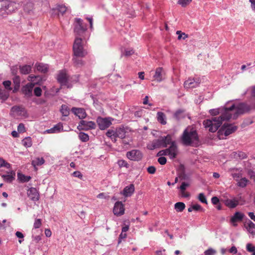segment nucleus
<instances>
[{
	"label": "nucleus",
	"mask_w": 255,
	"mask_h": 255,
	"mask_svg": "<svg viewBox=\"0 0 255 255\" xmlns=\"http://www.w3.org/2000/svg\"><path fill=\"white\" fill-rule=\"evenodd\" d=\"M193 210L199 211L201 209V206L199 204H195L192 206Z\"/></svg>",
	"instance_id": "obj_64"
},
{
	"label": "nucleus",
	"mask_w": 255,
	"mask_h": 255,
	"mask_svg": "<svg viewBox=\"0 0 255 255\" xmlns=\"http://www.w3.org/2000/svg\"><path fill=\"white\" fill-rule=\"evenodd\" d=\"M11 110L14 112H17L18 113H21L22 112H23L24 109L22 107H20V106H13L11 108Z\"/></svg>",
	"instance_id": "obj_50"
},
{
	"label": "nucleus",
	"mask_w": 255,
	"mask_h": 255,
	"mask_svg": "<svg viewBox=\"0 0 255 255\" xmlns=\"http://www.w3.org/2000/svg\"><path fill=\"white\" fill-rule=\"evenodd\" d=\"M42 225V221L40 219H36L35 220L33 227L35 229L39 228Z\"/></svg>",
	"instance_id": "obj_47"
},
{
	"label": "nucleus",
	"mask_w": 255,
	"mask_h": 255,
	"mask_svg": "<svg viewBox=\"0 0 255 255\" xmlns=\"http://www.w3.org/2000/svg\"><path fill=\"white\" fill-rule=\"evenodd\" d=\"M18 178L22 182H28L31 179V177L30 176H25L24 175L18 174Z\"/></svg>",
	"instance_id": "obj_45"
},
{
	"label": "nucleus",
	"mask_w": 255,
	"mask_h": 255,
	"mask_svg": "<svg viewBox=\"0 0 255 255\" xmlns=\"http://www.w3.org/2000/svg\"><path fill=\"white\" fill-rule=\"evenodd\" d=\"M198 79L196 80L194 79H189L184 82V87L186 88H195L198 85L200 82Z\"/></svg>",
	"instance_id": "obj_20"
},
{
	"label": "nucleus",
	"mask_w": 255,
	"mask_h": 255,
	"mask_svg": "<svg viewBox=\"0 0 255 255\" xmlns=\"http://www.w3.org/2000/svg\"><path fill=\"white\" fill-rule=\"evenodd\" d=\"M17 8V4L14 2L6 0L0 1V17H5Z\"/></svg>",
	"instance_id": "obj_5"
},
{
	"label": "nucleus",
	"mask_w": 255,
	"mask_h": 255,
	"mask_svg": "<svg viewBox=\"0 0 255 255\" xmlns=\"http://www.w3.org/2000/svg\"><path fill=\"white\" fill-rule=\"evenodd\" d=\"M81 57L74 56L73 58L74 64L75 66L80 67L83 65V61L82 59H80Z\"/></svg>",
	"instance_id": "obj_36"
},
{
	"label": "nucleus",
	"mask_w": 255,
	"mask_h": 255,
	"mask_svg": "<svg viewBox=\"0 0 255 255\" xmlns=\"http://www.w3.org/2000/svg\"><path fill=\"white\" fill-rule=\"evenodd\" d=\"M245 226L250 234L253 235H255V224L253 222L249 220Z\"/></svg>",
	"instance_id": "obj_23"
},
{
	"label": "nucleus",
	"mask_w": 255,
	"mask_h": 255,
	"mask_svg": "<svg viewBox=\"0 0 255 255\" xmlns=\"http://www.w3.org/2000/svg\"><path fill=\"white\" fill-rule=\"evenodd\" d=\"M35 102L37 105H43L46 103V100L43 99H38L35 101Z\"/></svg>",
	"instance_id": "obj_58"
},
{
	"label": "nucleus",
	"mask_w": 255,
	"mask_h": 255,
	"mask_svg": "<svg viewBox=\"0 0 255 255\" xmlns=\"http://www.w3.org/2000/svg\"><path fill=\"white\" fill-rule=\"evenodd\" d=\"M17 130L19 132H23L25 131V127L23 124L21 123V124H19V125L18 126V127H17Z\"/></svg>",
	"instance_id": "obj_56"
},
{
	"label": "nucleus",
	"mask_w": 255,
	"mask_h": 255,
	"mask_svg": "<svg viewBox=\"0 0 255 255\" xmlns=\"http://www.w3.org/2000/svg\"><path fill=\"white\" fill-rule=\"evenodd\" d=\"M232 176L237 181L239 180V178H241V175L240 173H233Z\"/></svg>",
	"instance_id": "obj_61"
},
{
	"label": "nucleus",
	"mask_w": 255,
	"mask_h": 255,
	"mask_svg": "<svg viewBox=\"0 0 255 255\" xmlns=\"http://www.w3.org/2000/svg\"><path fill=\"white\" fill-rule=\"evenodd\" d=\"M97 122L101 130H104L109 128L112 125L111 118H102L99 117L97 120Z\"/></svg>",
	"instance_id": "obj_13"
},
{
	"label": "nucleus",
	"mask_w": 255,
	"mask_h": 255,
	"mask_svg": "<svg viewBox=\"0 0 255 255\" xmlns=\"http://www.w3.org/2000/svg\"><path fill=\"white\" fill-rule=\"evenodd\" d=\"M96 128V125L93 121H87L81 120L78 126L79 130H88L91 129H95Z\"/></svg>",
	"instance_id": "obj_9"
},
{
	"label": "nucleus",
	"mask_w": 255,
	"mask_h": 255,
	"mask_svg": "<svg viewBox=\"0 0 255 255\" xmlns=\"http://www.w3.org/2000/svg\"><path fill=\"white\" fill-rule=\"evenodd\" d=\"M73 50L74 56L84 57L87 54L86 51L84 49L82 44V39L81 37L75 38L73 45Z\"/></svg>",
	"instance_id": "obj_6"
},
{
	"label": "nucleus",
	"mask_w": 255,
	"mask_h": 255,
	"mask_svg": "<svg viewBox=\"0 0 255 255\" xmlns=\"http://www.w3.org/2000/svg\"><path fill=\"white\" fill-rule=\"evenodd\" d=\"M73 175L74 176V177H78L79 178H82V174L81 173V172L80 171H74L73 173Z\"/></svg>",
	"instance_id": "obj_60"
},
{
	"label": "nucleus",
	"mask_w": 255,
	"mask_h": 255,
	"mask_svg": "<svg viewBox=\"0 0 255 255\" xmlns=\"http://www.w3.org/2000/svg\"><path fill=\"white\" fill-rule=\"evenodd\" d=\"M113 212L117 216H121L124 214L125 208L121 202H117L114 206Z\"/></svg>",
	"instance_id": "obj_15"
},
{
	"label": "nucleus",
	"mask_w": 255,
	"mask_h": 255,
	"mask_svg": "<svg viewBox=\"0 0 255 255\" xmlns=\"http://www.w3.org/2000/svg\"><path fill=\"white\" fill-rule=\"evenodd\" d=\"M34 86V84L30 83L22 87V92L26 97L29 98L32 96V92Z\"/></svg>",
	"instance_id": "obj_17"
},
{
	"label": "nucleus",
	"mask_w": 255,
	"mask_h": 255,
	"mask_svg": "<svg viewBox=\"0 0 255 255\" xmlns=\"http://www.w3.org/2000/svg\"><path fill=\"white\" fill-rule=\"evenodd\" d=\"M157 156L169 155L171 158L175 157V144L172 142L169 148L159 151L157 154Z\"/></svg>",
	"instance_id": "obj_10"
},
{
	"label": "nucleus",
	"mask_w": 255,
	"mask_h": 255,
	"mask_svg": "<svg viewBox=\"0 0 255 255\" xmlns=\"http://www.w3.org/2000/svg\"><path fill=\"white\" fill-rule=\"evenodd\" d=\"M57 79L62 86H66L68 88L69 87L68 85L69 76L65 70H61L59 72Z\"/></svg>",
	"instance_id": "obj_11"
},
{
	"label": "nucleus",
	"mask_w": 255,
	"mask_h": 255,
	"mask_svg": "<svg viewBox=\"0 0 255 255\" xmlns=\"http://www.w3.org/2000/svg\"><path fill=\"white\" fill-rule=\"evenodd\" d=\"M147 171L149 174H154L156 171V168L153 166H150L147 168Z\"/></svg>",
	"instance_id": "obj_55"
},
{
	"label": "nucleus",
	"mask_w": 255,
	"mask_h": 255,
	"mask_svg": "<svg viewBox=\"0 0 255 255\" xmlns=\"http://www.w3.org/2000/svg\"><path fill=\"white\" fill-rule=\"evenodd\" d=\"M126 237H127V234L125 233H123L122 232V233H121V234L119 236V242H118L119 244L121 243L122 239H125Z\"/></svg>",
	"instance_id": "obj_57"
},
{
	"label": "nucleus",
	"mask_w": 255,
	"mask_h": 255,
	"mask_svg": "<svg viewBox=\"0 0 255 255\" xmlns=\"http://www.w3.org/2000/svg\"><path fill=\"white\" fill-rule=\"evenodd\" d=\"M127 157L131 160L139 161L141 159L142 154L140 151L136 149L132 150L127 153Z\"/></svg>",
	"instance_id": "obj_12"
},
{
	"label": "nucleus",
	"mask_w": 255,
	"mask_h": 255,
	"mask_svg": "<svg viewBox=\"0 0 255 255\" xmlns=\"http://www.w3.org/2000/svg\"><path fill=\"white\" fill-rule=\"evenodd\" d=\"M185 208V205L183 202L176 203V210L182 212Z\"/></svg>",
	"instance_id": "obj_44"
},
{
	"label": "nucleus",
	"mask_w": 255,
	"mask_h": 255,
	"mask_svg": "<svg viewBox=\"0 0 255 255\" xmlns=\"http://www.w3.org/2000/svg\"><path fill=\"white\" fill-rule=\"evenodd\" d=\"M74 31L76 37L82 36L87 30V25L80 18H75Z\"/></svg>",
	"instance_id": "obj_7"
},
{
	"label": "nucleus",
	"mask_w": 255,
	"mask_h": 255,
	"mask_svg": "<svg viewBox=\"0 0 255 255\" xmlns=\"http://www.w3.org/2000/svg\"><path fill=\"white\" fill-rule=\"evenodd\" d=\"M217 253L216 251L212 248H209L204 252L205 255H214Z\"/></svg>",
	"instance_id": "obj_49"
},
{
	"label": "nucleus",
	"mask_w": 255,
	"mask_h": 255,
	"mask_svg": "<svg viewBox=\"0 0 255 255\" xmlns=\"http://www.w3.org/2000/svg\"><path fill=\"white\" fill-rule=\"evenodd\" d=\"M22 144L26 147H30L32 145V141L30 137H25L22 140Z\"/></svg>",
	"instance_id": "obj_37"
},
{
	"label": "nucleus",
	"mask_w": 255,
	"mask_h": 255,
	"mask_svg": "<svg viewBox=\"0 0 255 255\" xmlns=\"http://www.w3.org/2000/svg\"><path fill=\"white\" fill-rule=\"evenodd\" d=\"M246 249L248 252L252 253V255H255V246L251 243H248L246 245Z\"/></svg>",
	"instance_id": "obj_41"
},
{
	"label": "nucleus",
	"mask_w": 255,
	"mask_h": 255,
	"mask_svg": "<svg viewBox=\"0 0 255 255\" xmlns=\"http://www.w3.org/2000/svg\"><path fill=\"white\" fill-rule=\"evenodd\" d=\"M199 200L203 203H207L206 198L203 193H200L198 196Z\"/></svg>",
	"instance_id": "obj_51"
},
{
	"label": "nucleus",
	"mask_w": 255,
	"mask_h": 255,
	"mask_svg": "<svg viewBox=\"0 0 255 255\" xmlns=\"http://www.w3.org/2000/svg\"><path fill=\"white\" fill-rule=\"evenodd\" d=\"M238 129V127L232 124H224L219 130L220 134L224 133L225 136H228L232 133L235 132Z\"/></svg>",
	"instance_id": "obj_8"
},
{
	"label": "nucleus",
	"mask_w": 255,
	"mask_h": 255,
	"mask_svg": "<svg viewBox=\"0 0 255 255\" xmlns=\"http://www.w3.org/2000/svg\"><path fill=\"white\" fill-rule=\"evenodd\" d=\"M211 201L213 204L217 205L219 202V199L217 197L214 196L212 198Z\"/></svg>",
	"instance_id": "obj_59"
},
{
	"label": "nucleus",
	"mask_w": 255,
	"mask_h": 255,
	"mask_svg": "<svg viewBox=\"0 0 255 255\" xmlns=\"http://www.w3.org/2000/svg\"><path fill=\"white\" fill-rule=\"evenodd\" d=\"M63 125L61 123H59L55 125L52 128L47 130V132L49 133L59 132L61 130H63Z\"/></svg>",
	"instance_id": "obj_25"
},
{
	"label": "nucleus",
	"mask_w": 255,
	"mask_h": 255,
	"mask_svg": "<svg viewBox=\"0 0 255 255\" xmlns=\"http://www.w3.org/2000/svg\"><path fill=\"white\" fill-rule=\"evenodd\" d=\"M157 120L161 124L164 125L166 124L165 115L162 112L157 113Z\"/></svg>",
	"instance_id": "obj_32"
},
{
	"label": "nucleus",
	"mask_w": 255,
	"mask_h": 255,
	"mask_svg": "<svg viewBox=\"0 0 255 255\" xmlns=\"http://www.w3.org/2000/svg\"><path fill=\"white\" fill-rule=\"evenodd\" d=\"M176 34L178 35L177 39L179 40H185L188 37V35L181 31H176Z\"/></svg>",
	"instance_id": "obj_38"
},
{
	"label": "nucleus",
	"mask_w": 255,
	"mask_h": 255,
	"mask_svg": "<svg viewBox=\"0 0 255 255\" xmlns=\"http://www.w3.org/2000/svg\"><path fill=\"white\" fill-rule=\"evenodd\" d=\"M71 111L80 119H83L87 116L85 110L82 108H72Z\"/></svg>",
	"instance_id": "obj_18"
},
{
	"label": "nucleus",
	"mask_w": 255,
	"mask_h": 255,
	"mask_svg": "<svg viewBox=\"0 0 255 255\" xmlns=\"http://www.w3.org/2000/svg\"><path fill=\"white\" fill-rule=\"evenodd\" d=\"M153 79L157 82H160L164 78V72L162 68L158 67L156 69Z\"/></svg>",
	"instance_id": "obj_16"
},
{
	"label": "nucleus",
	"mask_w": 255,
	"mask_h": 255,
	"mask_svg": "<svg viewBox=\"0 0 255 255\" xmlns=\"http://www.w3.org/2000/svg\"><path fill=\"white\" fill-rule=\"evenodd\" d=\"M67 9V8L65 6V5H58L56 8H53L52 9V11H53V12H56V11H57L59 13L63 15L66 11Z\"/></svg>",
	"instance_id": "obj_33"
},
{
	"label": "nucleus",
	"mask_w": 255,
	"mask_h": 255,
	"mask_svg": "<svg viewBox=\"0 0 255 255\" xmlns=\"http://www.w3.org/2000/svg\"><path fill=\"white\" fill-rule=\"evenodd\" d=\"M191 1L192 0H178V3L183 7H185L188 5Z\"/></svg>",
	"instance_id": "obj_46"
},
{
	"label": "nucleus",
	"mask_w": 255,
	"mask_h": 255,
	"mask_svg": "<svg viewBox=\"0 0 255 255\" xmlns=\"http://www.w3.org/2000/svg\"><path fill=\"white\" fill-rule=\"evenodd\" d=\"M13 83L14 85V89L13 90V92L15 93L16 92L20 87V79L19 76H15L13 79Z\"/></svg>",
	"instance_id": "obj_27"
},
{
	"label": "nucleus",
	"mask_w": 255,
	"mask_h": 255,
	"mask_svg": "<svg viewBox=\"0 0 255 255\" xmlns=\"http://www.w3.org/2000/svg\"><path fill=\"white\" fill-rule=\"evenodd\" d=\"M226 206L230 208H234L239 204V201L236 198L233 199H227L225 201Z\"/></svg>",
	"instance_id": "obj_22"
},
{
	"label": "nucleus",
	"mask_w": 255,
	"mask_h": 255,
	"mask_svg": "<svg viewBox=\"0 0 255 255\" xmlns=\"http://www.w3.org/2000/svg\"><path fill=\"white\" fill-rule=\"evenodd\" d=\"M118 165L120 167H126L128 166L127 162L124 160H119L118 162Z\"/></svg>",
	"instance_id": "obj_53"
},
{
	"label": "nucleus",
	"mask_w": 255,
	"mask_h": 255,
	"mask_svg": "<svg viewBox=\"0 0 255 255\" xmlns=\"http://www.w3.org/2000/svg\"><path fill=\"white\" fill-rule=\"evenodd\" d=\"M250 102V106L245 103H241L237 107L233 104L230 107L225 108L224 113L221 117L215 118L212 120H208L204 121V127L208 129L209 131L214 132L221 126L223 121L228 120L231 118L234 120L236 119L239 115L250 111L251 107L255 109V86L252 87Z\"/></svg>",
	"instance_id": "obj_1"
},
{
	"label": "nucleus",
	"mask_w": 255,
	"mask_h": 255,
	"mask_svg": "<svg viewBox=\"0 0 255 255\" xmlns=\"http://www.w3.org/2000/svg\"><path fill=\"white\" fill-rule=\"evenodd\" d=\"M106 135L108 137H109L111 138V139L114 141V142L116 141V134H115V131H114L113 130H109L106 132Z\"/></svg>",
	"instance_id": "obj_43"
},
{
	"label": "nucleus",
	"mask_w": 255,
	"mask_h": 255,
	"mask_svg": "<svg viewBox=\"0 0 255 255\" xmlns=\"http://www.w3.org/2000/svg\"><path fill=\"white\" fill-rule=\"evenodd\" d=\"M172 142L174 141L172 140L171 135L168 134L165 136H161L158 139L153 140L151 143L147 145V148L150 150H153L157 148L166 147L168 145H171Z\"/></svg>",
	"instance_id": "obj_4"
},
{
	"label": "nucleus",
	"mask_w": 255,
	"mask_h": 255,
	"mask_svg": "<svg viewBox=\"0 0 255 255\" xmlns=\"http://www.w3.org/2000/svg\"><path fill=\"white\" fill-rule=\"evenodd\" d=\"M27 196L33 201H37L39 199V194L37 190L34 187L29 188L27 191Z\"/></svg>",
	"instance_id": "obj_14"
},
{
	"label": "nucleus",
	"mask_w": 255,
	"mask_h": 255,
	"mask_svg": "<svg viewBox=\"0 0 255 255\" xmlns=\"http://www.w3.org/2000/svg\"><path fill=\"white\" fill-rule=\"evenodd\" d=\"M178 178L181 181L180 186L179 187L181 196L183 197H188L189 196V193L185 192V190L190 186V178L188 175L185 173V167L183 164H180L178 169Z\"/></svg>",
	"instance_id": "obj_3"
},
{
	"label": "nucleus",
	"mask_w": 255,
	"mask_h": 255,
	"mask_svg": "<svg viewBox=\"0 0 255 255\" xmlns=\"http://www.w3.org/2000/svg\"><path fill=\"white\" fill-rule=\"evenodd\" d=\"M40 79L41 78L39 76L30 75L28 77V80L34 82V83H37Z\"/></svg>",
	"instance_id": "obj_42"
},
{
	"label": "nucleus",
	"mask_w": 255,
	"mask_h": 255,
	"mask_svg": "<svg viewBox=\"0 0 255 255\" xmlns=\"http://www.w3.org/2000/svg\"><path fill=\"white\" fill-rule=\"evenodd\" d=\"M42 90L40 87H36L34 89V94L37 97H39L41 95Z\"/></svg>",
	"instance_id": "obj_52"
},
{
	"label": "nucleus",
	"mask_w": 255,
	"mask_h": 255,
	"mask_svg": "<svg viewBox=\"0 0 255 255\" xmlns=\"http://www.w3.org/2000/svg\"><path fill=\"white\" fill-rule=\"evenodd\" d=\"M78 137L82 142H86L89 139L88 134L82 132L79 133Z\"/></svg>",
	"instance_id": "obj_39"
},
{
	"label": "nucleus",
	"mask_w": 255,
	"mask_h": 255,
	"mask_svg": "<svg viewBox=\"0 0 255 255\" xmlns=\"http://www.w3.org/2000/svg\"><path fill=\"white\" fill-rule=\"evenodd\" d=\"M60 112L63 116L67 117L69 115V108L66 105H62Z\"/></svg>",
	"instance_id": "obj_35"
},
{
	"label": "nucleus",
	"mask_w": 255,
	"mask_h": 255,
	"mask_svg": "<svg viewBox=\"0 0 255 255\" xmlns=\"http://www.w3.org/2000/svg\"><path fill=\"white\" fill-rule=\"evenodd\" d=\"M32 238H33V241H34L35 243H38L39 241H40L41 240V237L39 235L32 236Z\"/></svg>",
	"instance_id": "obj_62"
},
{
	"label": "nucleus",
	"mask_w": 255,
	"mask_h": 255,
	"mask_svg": "<svg viewBox=\"0 0 255 255\" xmlns=\"http://www.w3.org/2000/svg\"><path fill=\"white\" fill-rule=\"evenodd\" d=\"M166 158L165 157L161 156L158 158V162L161 164V165H164L166 163Z\"/></svg>",
	"instance_id": "obj_54"
},
{
	"label": "nucleus",
	"mask_w": 255,
	"mask_h": 255,
	"mask_svg": "<svg viewBox=\"0 0 255 255\" xmlns=\"http://www.w3.org/2000/svg\"><path fill=\"white\" fill-rule=\"evenodd\" d=\"M31 66L29 65L19 66V67L20 73L24 75L29 74L31 70Z\"/></svg>",
	"instance_id": "obj_28"
},
{
	"label": "nucleus",
	"mask_w": 255,
	"mask_h": 255,
	"mask_svg": "<svg viewBox=\"0 0 255 255\" xmlns=\"http://www.w3.org/2000/svg\"><path fill=\"white\" fill-rule=\"evenodd\" d=\"M15 174L13 171L8 172L7 174L2 176L3 180L7 182H11L14 179Z\"/></svg>",
	"instance_id": "obj_29"
},
{
	"label": "nucleus",
	"mask_w": 255,
	"mask_h": 255,
	"mask_svg": "<svg viewBox=\"0 0 255 255\" xmlns=\"http://www.w3.org/2000/svg\"><path fill=\"white\" fill-rule=\"evenodd\" d=\"M17 69H18V68H17V66H13L11 68V73L12 74V75H16L17 74Z\"/></svg>",
	"instance_id": "obj_63"
},
{
	"label": "nucleus",
	"mask_w": 255,
	"mask_h": 255,
	"mask_svg": "<svg viewBox=\"0 0 255 255\" xmlns=\"http://www.w3.org/2000/svg\"><path fill=\"white\" fill-rule=\"evenodd\" d=\"M126 131L124 127L116 128L115 130L116 138L117 137H119L122 139L126 137Z\"/></svg>",
	"instance_id": "obj_24"
},
{
	"label": "nucleus",
	"mask_w": 255,
	"mask_h": 255,
	"mask_svg": "<svg viewBox=\"0 0 255 255\" xmlns=\"http://www.w3.org/2000/svg\"><path fill=\"white\" fill-rule=\"evenodd\" d=\"M224 111H225V108H222V109L221 108V109H212L210 111V113L212 115H214V116H216L220 113H221V115L220 117H216L217 118H219L222 116L223 114H224ZM215 118V117L212 118L211 119H210V120H212L213 119H214ZM208 120L209 119H207V120ZM206 121H207V120H206ZM204 121H205V120H204ZM204 122H203V123Z\"/></svg>",
	"instance_id": "obj_31"
},
{
	"label": "nucleus",
	"mask_w": 255,
	"mask_h": 255,
	"mask_svg": "<svg viewBox=\"0 0 255 255\" xmlns=\"http://www.w3.org/2000/svg\"><path fill=\"white\" fill-rule=\"evenodd\" d=\"M35 67L38 71L43 73H46L48 70V65L43 63H37L35 64Z\"/></svg>",
	"instance_id": "obj_30"
},
{
	"label": "nucleus",
	"mask_w": 255,
	"mask_h": 255,
	"mask_svg": "<svg viewBox=\"0 0 255 255\" xmlns=\"http://www.w3.org/2000/svg\"><path fill=\"white\" fill-rule=\"evenodd\" d=\"M245 215L240 212H236L231 219V222L233 223L234 226H237L235 223L237 222H241L243 220Z\"/></svg>",
	"instance_id": "obj_19"
},
{
	"label": "nucleus",
	"mask_w": 255,
	"mask_h": 255,
	"mask_svg": "<svg viewBox=\"0 0 255 255\" xmlns=\"http://www.w3.org/2000/svg\"><path fill=\"white\" fill-rule=\"evenodd\" d=\"M44 159L43 158H36L32 161V165L35 167L42 165L44 163Z\"/></svg>",
	"instance_id": "obj_34"
},
{
	"label": "nucleus",
	"mask_w": 255,
	"mask_h": 255,
	"mask_svg": "<svg viewBox=\"0 0 255 255\" xmlns=\"http://www.w3.org/2000/svg\"><path fill=\"white\" fill-rule=\"evenodd\" d=\"M134 191V186L131 184L129 186H127L124 189L122 194L125 197H130L132 195Z\"/></svg>",
	"instance_id": "obj_21"
},
{
	"label": "nucleus",
	"mask_w": 255,
	"mask_h": 255,
	"mask_svg": "<svg viewBox=\"0 0 255 255\" xmlns=\"http://www.w3.org/2000/svg\"><path fill=\"white\" fill-rule=\"evenodd\" d=\"M3 166L6 167V168H9L10 167V164L7 162H6L3 159L0 158V167Z\"/></svg>",
	"instance_id": "obj_48"
},
{
	"label": "nucleus",
	"mask_w": 255,
	"mask_h": 255,
	"mask_svg": "<svg viewBox=\"0 0 255 255\" xmlns=\"http://www.w3.org/2000/svg\"><path fill=\"white\" fill-rule=\"evenodd\" d=\"M232 156L236 159H244L247 158V154L241 151H237L232 153Z\"/></svg>",
	"instance_id": "obj_26"
},
{
	"label": "nucleus",
	"mask_w": 255,
	"mask_h": 255,
	"mask_svg": "<svg viewBox=\"0 0 255 255\" xmlns=\"http://www.w3.org/2000/svg\"><path fill=\"white\" fill-rule=\"evenodd\" d=\"M249 180L246 178H241L238 181V185L241 187H245L246 186L247 183L248 182Z\"/></svg>",
	"instance_id": "obj_40"
},
{
	"label": "nucleus",
	"mask_w": 255,
	"mask_h": 255,
	"mask_svg": "<svg viewBox=\"0 0 255 255\" xmlns=\"http://www.w3.org/2000/svg\"><path fill=\"white\" fill-rule=\"evenodd\" d=\"M198 140V134L195 128L189 127L185 129L182 137V141L184 145L195 146Z\"/></svg>",
	"instance_id": "obj_2"
}]
</instances>
